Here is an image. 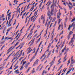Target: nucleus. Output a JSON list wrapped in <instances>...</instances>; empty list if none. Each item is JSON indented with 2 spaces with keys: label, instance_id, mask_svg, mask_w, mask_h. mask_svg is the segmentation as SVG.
Wrapping results in <instances>:
<instances>
[{
  "label": "nucleus",
  "instance_id": "f257e3e1",
  "mask_svg": "<svg viewBox=\"0 0 75 75\" xmlns=\"http://www.w3.org/2000/svg\"><path fill=\"white\" fill-rule=\"evenodd\" d=\"M52 7H53V9L51 10L50 12L48 11L47 13V16L49 17L48 18H49V20H50L51 18H52V17H51V16H53V11H54V6Z\"/></svg>",
  "mask_w": 75,
  "mask_h": 75
},
{
  "label": "nucleus",
  "instance_id": "f03ea898",
  "mask_svg": "<svg viewBox=\"0 0 75 75\" xmlns=\"http://www.w3.org/2000/svg\"><path fill=\"white\" fill-rule=\"evenodd\" d=\"M72 26H73V30H74L75 28V23L74 22H73L72 23L71 26V25H69L68 28V30H69L71 29V27H72Z\"/></svg>",
  "mask_w": 75,
  "mask_h": 75
},
{
  "label": "nucleus",
  "instance_id": "7ed1b4c3",
  "mask_svg": "<svg viewBox=\"0 0 75 75\" xmlns=\"http://www.w3.org/2000/svg\"><path fill=\"white\" fill-rule=\"evenodd\" d=\"M61 13H60V11H59V12H58L57 15V18H58L59 19L61 18Z\"/></svg>",
  "mask_w": 75,
  "mask_h": 75
},
{
  "label": "nucleus",
  "instance_id": "20e7f679",
  "mask_svg": "<svg viewBox=\"0 0 75 75\" xmlns=\"http://www.w3.org/2000/svg\"><path fill=\"white\" fill-rule=\"evenodd\" d=\"M73 43L74 42H73V39H71V40L70 41V42L69 43V45H71V44H72L71 45V46H72V45H73Z\"/></svg>",
  "mask_w": 75,
  "mask_h": 75
},
{
  "label": "nucleus",
  "instance_id": "39448f33",
  "mask_svg": "<svg viewBox=\"0 0 75 75\" xmlns=\"http://www.w3.org/2000/svg\"><path fill=\"white\" fill-rule=\"evenodd\" d=\"M12 20H13L12 19H11L9 21V23L8 24V27H10V26H11V25L10 24V23L11 22V21H12Z\"/></svg>",
  "mask_w": 75,
  "mask_h": 75
},
{
  "label": "nucleus",
  "instance_id": "423d86ee",
  "mask_svg": "<svg viewBox=\"0 0 75 75\" xmlns=\"http://www.w3.org/2000/svg\"><path fill=\"white\" fill-rule=\"evenodd\" d=\"M53 4H52V5L51 6L50 8H52V7H54V4H55V2H54V0H53Z\"/></svg>",
  "mask_w": 75,
  "mask_h": 75
},
{
  "label": "nucleus",
  "instance_id": "0eeeda50",
  "mask_svg": "<svg viewBox=\"0 0 75 75\" xmlns=\"http://www.w3.org/2000/svg\"><path fill=\"white\" fill-rule=\"evenodd\" d=\"M21 47H20L19 49L20 50L21 49V48H22V47H23V45H24V44L23 43H21L20 44V45Z\"/></svg>",
  "mask_w": 75,
  "mask_h": 75
},
{
  "label": "nucleus",
  "instance_id": "6e6552de",
  "mask_svg": "<svg viewBox=\"0 0 75 75\" xmlns=\"http://www.w3.org/2000/svg\"><path fill=\"white\" fill-rule=\"evenodd\" d=\"M33 29H31L30 30V33L29 34V35H31V34H33Z\"/></svg>",
  "mask_w": 75,
  "mask_h": 75
},
{
  "label": "nucleus",
  "instance_id": "1a4fd4ad",
  "mask_svg": "<svg viewBox=\"0 0 75 75\" xmlns=\"http://www.w3.org/2000/svg\"><path fill=\"white\" fill-rule=\"evenodd\" d=\"M73 31H70L69 35H72V34H73Z\"/></svg>",
  "mask_w": 75,
  "mask_h": 75
},
{
  "label": "nucleus",
  "instance_id": "9d476101",
  "mask_svg": "<svg viewBox=\"0 0 75 75\" xmlns=\"http://www.w3.org/2000/svg\"><path fill=\"white\" fill-rule=\"evenodd\" d=\"M23 50H22L21 51V53L19 55V56H18V57L19 58L20 57H21V55H22V52H23Z\"/></svg>",
  "mask_w": 75,
  "mask_h": 75
},
{
  "label": "nucleus",
  "instance_id": "9b49d317",
  "mask_svg": "<svg viewBox=\"0 0 75 75\" xmlns=\"http://www.w3.org/2000/svg\"><path fill=\"white\" fill-rule=\"evenodd\" d=\"M55 58H56V57H54L53 60L52 61V63H54V62H55Z\"/></svg>",
  "mask_w": 75,
  "mask_h": 75
},
{
  "label": "nucleus",
  "instance_id": "f8f14e48",
  "mask_svg": "<svg viewBox=\"0 0 75 75\" xmlns=\"http://www.w3.org/2000/svg\"><path fill=\"white\" fill-rule=\"evenodd\" d=\"M35 69L34 68H33V70L31 72L32 74H33V73H34V72H35Z\"/></svg>",
  "mask_w": 75,
  "mask_h": 75
},
{
  "label": "nucleus",
  "instance_id": "ddd939ff",
  "mask_svg": "<svg viewBox=\"0 0 75 75\" xmlns=\"http://www.w3.org/2000/svg\"><path fill=\"white\" fill-rule=\"evenodd\" d=\"M28 66V65L26 64L25 65L24 67L26 69H27Z\"/></svg>",
  "mask_w": 75,
  "mask_h": 75
},
{
  "label": "nucleus",
  "instance_id": "4468645a",
  "mask_svg": "<svg viewBox=\"0 0 75 75\" xmlns=\"http://www.w3.org/2000/svg\"><path fill=\"white\" fill-rule=\"evenodd\" d=\"M33 51V49H31L30 51V50H29L28 51V52L27 53V54H29V53H30L31 52V51Z\"/></svg>",
  "mask_w": 75,
  "mask_h": 75
},
{
  "label": "nucleus",
  "instance_id": "2eb2a0df",
  "mask_svg": "<svg viewBox=\"0 0 75 75\" xmlns=\"http://www.w3.org/2000/svg\"><path fill=\"white\" fill-rule=\"evenodd\" d=\"M51 46V43H49L47 48H50V47Z\"/></svg>",
  "mask_w": 75,
  "mask_h": 75
},
{
  "label": "nucleus",
  "instance_id": "dca6fc26",
  "mask_svg": "<svg viewBox=\"0 0 75 75\" xmlns=\"http://www.w3.org/2000/svg\"><path fill=\"white\" fill-rule=\"evenodd\" d=\"M34 16H33L30 18H31L30 21H33V18H34Z\"/></svg>",
  "mask_w": 75,
  "mask_h": 75
},
{
  "label": "nucleus",
  "instance_id": "f3484780",
  "mask_svg": "<svg viewBox=\"0 0 75 75\" xmlns=\"http://www.w3.org/2000/svg\"><path fill=\"white\" fill-rule=\"evenodd\" d=\"M44 19H45V18H44V17H43V15H42L41 16V20H44Z\"/></svg>",
  "mask_w": 75,
  "mask_h": 75
},
{
  "label": "nucleus",
  "instance_id": "a211bd4d",
  "mask_svg": "<svg viewBox=\"0 0 75 75\" xmlns=\"http://www.w3.org/2000/svg\"><path fill=\"white\" fill-rule=\"evenodd\" d=\"M71 65H72V64H73L74 63V60H71Z\"/></svg>",
  "mask_w": 75,
  "mask_h": 75
},
{
  "label": "nucleus",
  "instance_id": "6ab92c4d",
  "mask_svg": "<svg viewBox=\"0 0 75 75\" xmlns=\"http://www.w3.org/2000/svg\"><path fill=\"white\" fill-rule=\"evenodd\" d=\"M37 17H38V16H37L35 18H33V22H35V19H36V18H37Z\"/></svg>",
  "mask_w": 75,
  "mask_h": 75
},
{
  "label": "nucleus",
  "instance_id": "aec40b11",
  "mask_svg": "<svg viewBox=\"0 0 75 75\" xmlns=\"http://www.w3.org/2000/svg\"><path fill=\"white\" fill-rule=\"evenodd\" d=\"M75 18H74L72 19V20L71 21V22H74V21H75Z\"/></svg>",
  "mask_w": 75,
  "mask_h": 75
},
{
  "label": "nucleus",
  "instance_id": "412c9836",
  "mask_svg": "<svg viewBox=\"0 0 75 75\" xmlns=\"http://www.w3.org/2000/svg\"><path fill=\"white\" fill-rule=\"evenodd\" d=\"M65 50H66V48H64L62 50V52H64V51Z\"/></svg>",
  "mask_w": 75,
  "mask_h": 75
},
{
  "label": "nucleus",
  "instance_id": "4be33fe9",
  "mask_svg": "<svg viewBox=\"0 0 75 75\" xmlns=\"http://www.w3.org/2000/svg\"><path fill=\"white\" fill-rule=\"evenodd\" d=\"M70 37H71V36H70V35H69L67 37V38H68V41L69 40V38H70Z\"/></svg>",
  "mask_w": 75,
  "mask_h": 75
},
{
  "label": "nucleus",
  "instance_id": "5701e85b",
  "mask_svg": "<svg viewBox=\"0 0 75 75\" xmlns=\"http://www.w3.org/2000/svg\"><path fill=\"white\" fill-rule=\"evenodd\" d=\"M10 30V29H8L7 30V32H6V35H7V34H8V32Z\"/></svg>",
  "mask_w": 75,
  "mask_h": 75
},
{
  "label": "nucleus",
  "instance_id": "b1692460",
  "mask_svg": "<svg viewBox=\"0 0 75 75\" xmlns=\"http://www.w3.org/2000/svg\"><path fill=\"white\" fill-rule=\"evenodd\" d=\"M4 47H5V45L3 46L1 48L0 50V51H2V50H3L2 49H3V48H4Z\"/></svg>",
  "mask_w": 75,
  "mask_h": 75
},
{
  "label": "nucleus",
  "instance_id": "393cba45",
  "mask_svg": "<svg viewBox=\"0 0 75 75\" xmlns=\"http://www.w3.org/2000/svg\"><path fill=\"white\" fill-rule=\"evenodd\" d=\"M51 3H52V2L50 1L49 4L47 5V6H50L51 5Z\"/></svg>",
  "mask_w": 75,
  "mask_h": 75
},
{
  "label": "nucleus",
  "instance_id": "a878e982",
  "mask_svg": "<svg viewBox=\"0 0 75 75\" xmlns=\"http://www.w3.org/2000/svg\"><path fill=\"white\" fill-rule=\"evenodd\" d=\"M24 68V67L23 66H22L21 68L20 69V71L23 70V69Z\"/></svg>",
  "mask_w": 75,
  "mask_h": 75
},
{
  "label": "nucleus",
  "instance_id": "bb28decb",
  "mask_svg": "<svg viewBox=\"0 0 75 75\" xmlns=\"http://www.w3.org/2000/svg\"><path fill=\"white\" fill-rule=\"evenodd\" d=\"M62 20V19H59V20L58 24H59V23H61V21Z\"/></svg>",
  "mask_w": 75,
  "mask_h": 75
},
{
  "label": "nucleus",
  "instance_id": "cd10ccee",
  "mask_svg": "<svg viewBox=\"0 0 75 75\" xmlns=\"http://www.w3.org/2000/svg\"><path fill=\"white\" fill-rule=\"evenodd\" d=\"M45 19H43V24H45Z\"/></svg>",
  "mask_w": 75,
  "mask_h": 75
},
{
  "label": "nucleus",
  "instance_id": "c85d7f7f",
  "mask_svg": "<svg viewBox=\"0 0 75 75\" xmlns=\"http://www.w3.org/2000/svg\"><path fill=\"white\" fill-rule=\"evenodd\" d=\"M60 28H61V24L59 25L58 28V30H59L60 29Z\"/></svg>",
  "mask_w": 75,
  "mask_h": 75
},
{
  "label": "nucleus",
  "instance_id": "c756f323",
  "mask_svg": "<svg viewBox=\"0 0 75 75\" xmlns=\"http://www.w3.org/2000/svg\"><path fill=\"white\" fill-rule=\"evenodd\" d=\"M33 9H34V8H33V7H32L29 11H30L31 10V11H32L33 10Z\"/></svg>",
  "mask_w": 75,
  "mask_h": 75
},
{
  "label": "nucleus",
  "instance_id": "7c9ffc66",
  "mask_svg": "<svg viewBox=\"0 0 75 75\" xmlns=\"http://www.w3.org/2000/svg\"><path fill=\"white\" fill-rule=\"evenodd\" d=\"M26 64V62H23V64L22 65L23 66V65H24V64Z\"/></svg>",
  "mask_w": 75,
  "mask_h": 75
},
{
  "label": "nucleus",
  "instance_id": "2f4dec72",
  "mask_svg": "<svg viewBox=\"0 0 75 75\" xmlns=\"http://www.w3.org/2000/svg\"><path fill=\"white\" fill-rule=\"evenodd\" d=\"M68 6L69 7V10H71V9H72V7H71L69 5H68Z\"/></svg>",
  "mask_w": 75,
  "mask_h": 75
},
{
  "label": "nucleus",
  "instance_id": "473e14b6",
  "mask_svg": "<svg viewBox=\"0 0 75 75\" xmlns=\"http://www.w3.org/2000/svg\"><path fill=\"white\" fill-rule=\"evenodd\" d=\"M11 48H12V47H10L9 48V49H8V50H7V52L8 51H10V50H11Z\"/></svg>",
  "mask_w": 75,
  "mask_h": 75
},
{
  "label": "nucleus",
  "instance_id": "72a5a7b5",
  "mask_svg": "<svg viewBox=\"0 0 75 75\" xmlns=\"http://www.w3.org/2000/svg\"><path fill=\"white\" fill-rule=\"evenodd\" d=\"M11 17V15H9L8 18V20H10V18Z\"/></svg>",
  "mask_w": 75,
  "mask_h": 75
},
{
  "label": "nucleus",
  "instance_id": "f704fd0d",
  "mask_svg": "<svg viewBox=\"0 0 75 75\" xmlns=\"http://www.w3.org/2000/svg\"><path fill=\"white\" fill-rule=\"evenodd\" d=\"M17 58V56L16 57H14L13 58V59L14 60V59H16V58Z\"/></svg>",
  "mask_w": 75,
  "mask_h": 75
},
{
  "label": "nucleus",
  "instance_id": "c9c22d12",
  "mask_svg": "<svg viewBox=\"0 0 75 75\" xmlns=\"http://www.w3.org/2000/svg\"><path fill=\"white\" fill-rule=\"evenodd\" d=\"M63 33H64V30H63L62 32L61 33H60V35H61L62 34H63Z\"/></svg>",
  "mask_w": 75,
  "mask_h": 75
},
{
  "label": "nucleus",
  "instance_id": "e433bc0d",
  "mask_svg": "<svg viewBox=\"0 0 75 75\" xmlns=\"http://www.w3.org/2000/svg\"><path fill=\"white\" fill-rule=\"evenodd\" d=\"M31 67H29L28 69V70L29 71L30 70V69H31Z\"/></svg>",
  "mask_w": 75,
  "mask_h": 75
},
{
  "label": "nucleus",
  "instance_id": "4c0bfd02",
  "mask_svg": "<svg viewBox=\"0 0 75 75\" xmlns=\"http://www.w3.org/2000/svg\"><path fill=\"white\" fill-rule=\"evenodd\" d=\"M75 34H74L73 35V38H71V39L73 40V39L75 37Z\"/></svg>",
  "mask_w": 75,
  "mask_h": 75
},
{
  "label": "nucleus",
  "instance_id": "58836bf2",
  "mask_svg": "<svg viewBox=\"0 0 75 75\" xmlns=\"http://www.w3.org/2000/svg\"><path fill=\"white\" fill-rule=\"evenodd\" d=\"M51 51H50V52H49L48 54V55L50 56V54H51Z\"/></svg>",
  "mask_w": 75,
  "mask_h": 75
},
{
  "label": "nucleus",
  "instance_id": "ea45409f",
  "mask_svg": "<svg viewBox=\"0 0 75 75\" xmlns=\"http://www.w3.org/2000/svg\"><path fill=\"white\" fill-rule=\"evenodd\" d=\"M18 44V42L16 44L15 46H17Z\"/></svg>",
  "mask_w": 75,
  "mask_h": 75
},
{
  "label": "nucleus",
  "instance_id": "a19ab883",
  "mask_svg": "<svg viewBox=\"0 0 75 75\" xmlns=\"http://www.w3.org/2000/svg\"><path fill=\"white\" fill-rule=\"evenodd\" d=\"M12 68H13V66H11V67L10 68H9V69H12Z\"/></svg>",
  "mask_w": 75,
  "mask_h": 75
},
{
  "label": "nucleus",
  "instance_id": "79ce46f5",
  "mask_svg": "<svg viewBox=\"0 0 75 75\" xmlns=\"http://www.w3.org/2000/svg\"><path fill=\"white\" fill-rule=\"evenodd\" d=\"M18 35H19V33L18 34V35L16 36V37H15V38H17V37H18Z\"/></svg>",
  "mask_w": 75,
  "mask_h": 75
},
{
  "label": "nucleus",
  "instance_id": "37998d69",
  "mask_svg": "<svg viewBox=\"0 0 75 75\" xmlns=\"http://www.w3.org/2000/svg\"><path fill=\"white\" fill-rule=\"evenodd\" d=\"M33 60V58H31L30 59V62H31V61H32Z\"/></svg>",
  "mask_w": 75,
  "mask_h": 75
},
{
  "label": "nucleus",
  "instance_id": "c03bdc74",
  "mask_svg": "<svg viewBox=\"0 0 75 75\" xmlns=\"http://www.w3.org/2000/svg\"><path fill=\"white\" fill-rule=\"evenodd\" d=\"M19 31V30H18V31L16 32V35H17V33H18Z\"/></svg>",
  "mask_w": 75,
  "mask_h": 75
},
{
  "label": "nucleus",
  "instance_id": "a18cd8bd",
  "mask_svg": "<svg viewBox=\"0 0 75 75\" xmlns=\"http://www.w3.org/2000/svg\"><path fill=\"white\" fill-rule=\"evenodd\" d=\"M72 12L70 11V16H72Z\"/></svg>",
  "mask_w": 75,
  "mask_h": 75
},
{
  "label": "nucleus",
  "instance_id": "49530a36",
  "mask_svg": "<svg viewBox=\"0 0 75 75\" xmlns=\"http://www.w3.org/2000/svg\"><path fill=\"white\" fill-rule=\"evenodd\" d=\"M29 6H30L29 5H28V6L27 7V8H26V10H28V8H30V7L28 8V7H29Z\"/></svg>",
  "mask_w": 75,
  "mask_h": 75
},
{
  "label": "nucleus",
  "instance_id": "de8ad7c7",
  "mask_svg": "<svg viewBox=\"0 0 75 75\" xmlns=\"http://www.w3.org/2000/svg\"><path fill=\"white\" fill-rule=\"evenodd\" d=\"M20 47V45H19L18 47H16V49L17 50V49H18V48H19V47Z\"/></svg>",
  "mask_w": 75,
  "mask_h": 75
},
{
  "label": "nucleus",
  "instance_id": "09e8293b",
  "mask_svg": "<svg viewBox=\"0 0 75 75\" xmlns=\"http://www.w3.org/2000/svg\"><path fill=\"white\" fill-rule=\"evenodd\" d=\"M45 70H43V72H42V75H44V72H45Z\"/></svg>",
  "mask_w": 75,
  "mask_h": 75
},
{
  "label": "nucleus",
  "instance_id": "8fccbe9b",
  "mask_svg": "<svg viewBox=\"0 0 75 75\" xmlns=\"http://www.w3.org/2000/svg\"><path fill=\"white\" fill-rule=\"evenodd\" d=\"M26 13H27V12H25V13H24L23 15V16H24L25 14H26Z\"/></svg>",
  "mask_w": 75,
  "mask_h": 75
},
{
  "label": "nucleus",
  "instance_id": "3c124183",
  "mask_svg": "<svg viewBox=\"0 0 75 75\" xmlns=\"http://www.w3.org/2000/svg\"><path fill=\"white\" fill-rule=\"evenodd\" d=\"M43 31H44V30L43 29L42 31L40 32V35H41V34H42V32H43Z\"/></svg>",
  "mask_w": 75,
  "mask_h": 75
},
{
  "label": "nucleus",
  "instance_id": "603ef678",
  "mask_svg": "<svg viewBox=\"0 0 75 75\" xmlns=\"http://www.w3.org/2000/svg\"><path fill=\"white\" fill-rule=\"evenodd\" d=\"M11 14V12L9 13V14L7 15V16H9V15H10V14Z\"/></svg>",
  "mask_w": 75,
  "mask_h": 75
},
{
  "label": "nucleus",
  "instance_id": "864d4df0",
  "mask_svg": "<svg viewBox=\"0 0 75 75\" xmlns=\"http://www.w3.org/2000/svg\"><path fill=\"white\" fill-rule=\"evenodd\" d=\"M54 52H55V50L53 49V51L52 52V53H53V54L54 53Z\"/></svg>",
  "mask_w": 75,
  "mask_h": 75
},
{
  "label": "nucleus",
  "instance_id": "5fc2aeb1",
  "mask_svg": "<svg viewBox=\"0 0 75 75\" xmlns=\"http://www.w3.org/2000/svg\"><path fill=\"white\" fill-rule=\"evenodd\" d=\"M1 72L0 73V75H1L2 73H3V72H4V71H1Z\"/></svg>",
  "mask_w": 75,
  "mask_h": 75
},
{
  "label": "nucleus",
  "instance_id": "6e6d98bb",
  "mask_svg": "<svg viewBox=\"0 0 75 75\" xmlns=\"http://www.w3.org/2000/svg\"><path fill=\"white\" fill-rule=\"evenodd\" d=\"M39 68H40V66H39V67H38V68L37 69V71H38V69H39Z\"/></svg>",
  "mask_w": 75,
  "mask_h": 75
},
{
  "label": "nucleus",
  "instance_id": "4d7b16f0",
  "mask_svg": "<svg viewBox=\"0 0 75 75\" xmlns=\"http://www.w3.org/2000/svg\"><path fill=\"white\" fill-rule=\"evenodd\" d=\"M54 37V35H52V39L51 40H53V38Z\"/></svg>",
  "mask_w": 75,
  "mask_h": 75
},
{
  "label": "nucleus",
  "instance_id": "13d9d810",
  "mask_svg": "<svg viewBox=\"0 0 75 75\" xmlns=\"http://www.w3.org/2000/svg\"><path fill=\"white\" fill-rule=\"evenodd\" d=\"M17 71H18V69L16 70L15 71V72H16V73H17V72H18Z\"/></svg>",
  "mask_w": 75,
  "mask_h": 75
},
{
  "label": "nucleus",
  "instance_id": "bf43d9fd",
  "mask_svg": "<svg viewBox=\"0 0 75 75\" xmlns=\"http://www.w3.org/2000/svg\"><path fill=\"white\" fill-rule=\"evenodd\" d=\"M11 51H12V50H10L9 52H8L7 53V54H8V53H9V52H11Z\"/></svg>",
  "mask_w": 75,
  "mask_h": 75
},
{
  "label": "nucleus",
  "instance_id": "052dcab7",
  "mask_svg": "<svg viewBox=\"0 0 75 75\" xmlns=\"http://www.w3.org/2000/svg\"><path fill=\"white\" fill-rule=\"evenodd\" d=\"M38 35V34H36L34 36V37H37V36Z\"/></svg>",
  "mask_w": 75,
  "mask_h": 75
},
{
  "label": "nucleus",
  "instance_id": "680f3d73",
  "mask_svg": "<svg viewBox=\"0 0 75 75\" xmlns=\"http://www.w3.org/2000/svg\"><path fill=\"white\" fill-rule=\"evenodd\" d=\"M69 72H70V71H68L66 73V75H67V74H69Z\"/></svg>",
  "mask_w": 75,
  "mask_h": 75
},
{
  "label": "nucleus",
  "instance_id": "e2e57ef3",
  "mask_svg": "<svg viewBox=\"0 0 75 75\" xmlns=\"http://www.w3.org/2000/svg\"><path fill=\"white\" fill-rule=\"evenodd\" d=\"M3 67H1L0 68V70H3Z\"/></svg>",
  "mask_w": 75,
  "mask_h": 75
},
{
  "label": "nucleus",
  "instance_id": "0e129e2a",
  "mask_svg": "<svg viewBox=\"0 0 75 75\" xmlns=\"http://www.w3.org/2000/svg\"><path fill=\"white\" fill-rule=\"evenodd\" d=\"M64 27H65H65H66L67 26V25H66V23H64Z\"/></svg>",
  "mask_w": 75,
  "mask_h": 75
},
{
  "label": "nucleus",
  "instance_id": "69168bd1",
  "mask_svg": "<svg viewBox=\"0 0 75 75\" xmlns=\"http://www.w3.org/2000/svg\"><path fill=\"white\" fill-rule=\"evenodd\" d=\"M4 41L3 42H1V44H4Z\"/></svg>",
  "mask_w": 75,
  "mask_h": 75
},
{
  "label": "nucleus",
  "instance_id": "338daca9",
  "mask_svg": "<svg viewBox=\"0 0 75 75\" xmlns=\"http://www.w3.org/2000/svg\"><path fill=\"white\" fill-rule=\"evenodd\" d=\"M50 22L47 23V25H50Z\"/></svg>",
  "mask_w": 75,
  "mask_h": 75
},
{
  "label": "nucleus",
  "instance_id": "774afa93",
  "mask_svg": "<svg viewBox=\"0 0 75 75\" xmlns=\"http://www.w3.org/2000/svg\"><path fill=\"white\" fill-rule=\"evenodd\" d=\"M5 26V25H2V26L1 27L3 28H4Z\"/></svg>",
  "mask_w": 75,
  "mask_h": 75
}]
</instances>
